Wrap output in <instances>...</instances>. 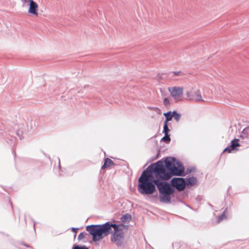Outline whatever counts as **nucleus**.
I'll use <instances>...</instances> for the list:
<instances>
[{
  "instance_id": "11",
  "label": "nucleus",
  "mask_w": 249,
  "mask_h": 249,
  "mask_svg": "<svg viewBox=\"0 0 249 249\" xmlns=\"http://www.w3.org/2000/svg\"><path fill=\"white\" fill-rule=\"evenodd\" d=\"M197 182L196 178L195 177H191L187 179L186 183L187 185H194Z\"/></svg>"
},
{
  "instance_id": "22",
  "label": "nucleus",
  "mask_w": 249,
  "mask_h": 249,
  "mask_svg": "<svg viewBox=\"0 0 249 249\" xmlns=\"http://www.w3.org/2000/svg\"><path fill=\"white\" fill-rule=\"evenodd\" d=\"M172 73L174 74L175 76H178L181 73L180 71H173Z\"/></svg>"
},
{
  "instance_id": "4",
  "label": "nucleus",
  "mask_w": 249,
  "mask_h": 249,
  "mask_svg": "<svg viewBox=\"0 0 249 249\" xmlns=\"http://www.w3.org/2000/svg\"><path fill=\"white\" fill-rule=\"evenodd\" d=\"M111 231L113 234L111 236V241L117 246H121L124 241L123 230L127 229V226L124 224L116 225L112 224Z\"/></svg>"
},
{
  "instance_id": "8",
  "label": "nucleus",
  "mask_w": 249,
  "mask_h": 249,
  "mask_svg": "<svg viewBox=\"0 0 249 249\" xmlns=\"http://www.w3.org/2000/svg\"><path fill=\"white\" fill-rule=\"evenodd\" d=\"M238 139H234L231 142V144L230 146L226 147L224 150V152H228L230 153L234 152L237 150V147L240 146L238 143Z\"/></svg>"
},
{
  "instance_id": "18",
  "label": "nucleus",
  "mask_w": 249,
  "mask_h": 249,
  "mask_svg": "<svg viewBox=\"0 0 249 249\" xmlns=\"http://www.w3.org/2000/svg\"><path fill=\"white\" fill-rule=\"evenodd\" d=\"M33 0H21V1L23 5L25 6L28 5L31 3V1Z\"/></svg>"
},
{
  "instance_id": "3",
  "label": "nucleus",
  "mask_w": 249,
  "mask_h": 249,
  "mask_svg": "<svg viewBox=\"0 0 249 249\" xmlns=\"http://www.w3.org/2000/svg\"><path fill=\"white\" fill-rule=\"evenodd\" d=\"M112 223L107 222L101 225H91L86 227V230L92 236L94 242H97L111 233Z\"/></svg>"
},
{
  "instance_id": "24",
  "label": "nucleus",
  "mask_w": 249,
  "mask_h": 249,
  "mask_svg": "<svg viewBox=\"0 0 249 249\" xmlns=\"http://www.w3.org/2000/svg\"><path fill=\"white\" fill-rule=\"evenodd\" d=\"M18 136H19V132H18Z\"/></svg>"
},
{
  "instance_id": "2",
  "label": "nucleus",
  "mask_w": 249,
  "mask_h": 249,
  "mask_svg": "<svg viewBox=\"0 0 249 249\" xmlns=\"http://www.w3.org/2000/svg\"><path fill=\"white\" fill-rule=\"evenodd\" d=\"M155 180H158V178L155 177V173L151 165L147 169L144 171L139 178L138 189L139 192L142 195H151L156 190Z\"/></svg>"
},
{
  "instance_id": "23",
  "label": "nucleus",
  "mask_w": 249,
  "mask_h": 249,
  "mask_svg": "<svg viewBox=\"0 0 249 249\" xmlns=\"http://www.w3.org/2000/svg\"><path fill=\"white\" fill-rule=\"evenodd\" d=\"M72 230L73 232H76L78 230V228H72Z\"/></svg>"
},
{
  "instance_id": "6",
  "label": "nucleus",
  "mask_w": 249,
  "mask_h": 249,
  "mask_svg": "<svg viewBox=\"0 0 249 249\" xmlns=\"http://www.w3.org/2000/svg\"><path fill=\"white\" fill-rule=\"evenodd\" d=\"M168 90L170 96L175 101L178 102L181 100L183 92V87L178 86L170 87L168 88Z\"/></svg>"
},
{
  "instance_id": "1",
  "label": "nucleus",
  "mask_w": 249,
  "mask_h": 249,
  "mask_svg": "<svg viewBox=\"0 0 249 249\" xmlns=\"http://www.w3.org/2000/svg\"><path fill=\"white\" fill-rule=\"evenodd\" d=\"M164 164L167 170L161 161L151 164V168L155 173V177L158 178V180H155V183L160 194L162 195L160 201L167 203L170 202V196L174 193V189L165 181L170 178L172 175L182 176L184 172V168L180 162L172 157L166 158Z\"/></svg>"
},
{
  "instance_id": "7",
  "label": "nucleus",
  "mask_w": 249,
  "mask_h": 249,
  "mask_svg": "<svg viewBox=\"0 0 249 249\" xmlns=\"http://www.w3.org/2000/svg\"><path fill=\"white\" fill-rule=\"evenodd\" d=\"M172 186L175 187L178 191H181L183 190L186 185L185 179L180 178H175L171 180Z\"/></svg>"
},
{
  "instance_id": "15",
  "label": "nucleus",
  "mask_w": 249,
  "mask_h": 249,
  "mask_svg": "<svg viewBox=\"0 0 249 249\" xmlns=\"http://www.w3.org/2000/svg\"><path fill=\"white\" fill-rule=\"evenodd\" d=\"M170 129L168 127L167 124L164 123L163 133H164V135H168V133Z\"/></svg>"
},
{
  "instance_id": "14",
  "label": "nucleus",
  "mask_w": 249,
  "mask_h": 249,
  "mask_svg": "<svg viewBox=\"0 0 249 249\" xmlns=\"http://www.w3.org/2000/svg\"><path fill=\"white\" fill-rule=\"evenodd\" d=\"M173 118L174 119V120L177 122H178L180 118H181V115L180 114L178 113L177 111H173Z\"/></svg>"
},
{
  "instance_id": "20",
  "label": "nucleus",
  "mask_w": 249,
  "mask_h": 249,
  "mask_svg": "<svg viewBox=\"0 0 249 249\" xmlns=\"http://www.w3.org/2000/svg\"><path fill=\"white\" fill-rule=\"evenodd\" d=\"M72 249H88V248L85 246H80L76 245L73 247Z\"/></svg>"
},
{
  "instance_id": "12",
  "label": "nucleus",
  "mask_w": 249,
  "mask_h": 249,
  "mask_svg": "<svg viewBox=\"0 0 249 249\" xmlns=\"http://www.w3.org/2000/svg\"><path fill=\"white\" fill-rule=\"evenodd\" d=\"M113 163L112 160L108 158L106 159L105 160V162L104 165L102 166V169H105L107 167H109L110 165H112Z\"/></svg>"
},
{
  "instance_id": "9",
  "label": "nucleus",
  "mask_w": 249,
  "mask_h": 249,
  "mask_svg": "<svg viewBox=\"0 0 249 249\" xmlns=\"http://www.w3.org/2000/svg\"><path fill=\"white\" fill-rule=\"evenodd\" d=\"M28 5H29V8L28 10V13L36 17L38 16L37 10L38 5L37 3L33 0L31 1V3Z\"/></svg>"
},
{
  "instance_id": "13",
  "label": "nucleus",
  "mask_w": 249,
  "mask_h": 249,
  "mask_svg": "<svg viewBox=\"0 0 249 249\" xmlns=\"http://www.w3.org/2000/svg\"><path fill=\"white\" fill-rule=\"evenodd\" d=\"M131 219V216L129 214H125L121 217L122 221L124 223H128Z\"/></svg>"
},
{
  "instance_id": "21",
  "label": "nucleus",
  "mask_w": 249,
  "mask_h": 249,
  "mask_svg": "<svg viewBox=\"0 0 249 249\" xmlns=\"http://www.w3.org/2000/svg\"><path fill=\"white\" fill-rule=\"evenodd\" d=\"M84 238V234L83 233H80L78 236V239L79 240L83 239Z\"/></svg>"
},
{
  "instance_id": "10",
  "label": "nucleus",
  "mask_w": 249,
  "mask_h": 249,
  "mask_svg": "<svg viewBox=\"0 0 249 249\" xmlns=\"http://www.w3.org/2000/svg\"><path fill=\"white\" fill-rule=\"evenodd\" d=\"M163 115L165 117L166 120L164 123L167 124L168 122H169L172 120V118H173V113L172 111H168L166 113H163Z\"/></svg>"
},
{
  "instance_id": "5",
  "label": "nucleus",
  "mask_w": 249,
  "mask_h": 249,
  "mask_svg": "<svg viewBox=\"0 0 249 249\" xmlns=\"http://www.w3.org/2000/svg\"><path fill=\"white\" fill-rule=\"evenodd\" d=\"M186 96L189 100L201 102L203 100L199 89L196 86L188 87L186 91Z\"/></svg>"
},
{
  "instance_id": "17",
  "label": "nucleus",
  "mask_w": 249,
  "mask_h": 249,
  "mask_svg": "<svg viewBox=\"0 0 249 249\" xmlns=\"http://www.w3.org/2000/svg\"><path fill=\"white\" fill-rule=\"evenodd\" d=\"M161 140L162 141H163L166 143H168L171 141V139H170V136L169 135H165V136L162 138Z\"/></svg>"
},
{
  "instance_id": "19",
  "label": "nucleus",
  "mask_w": 249,
  "mask_h": 249,
  "mask_svg": "<svg viewBox=\"0 0 249 249\" xmlns=\"http://www.w3.org/2000/svg\"><path fill=\"white\" fill-rule=\"evenodd\" d=\"M163 103V105L165 106H168L170 104V101L167 98H164Z\"/></svg>"
},
{
  "instance_id": "16",
  "label": "nucleus",
  "mask_w": 249,
  "mask_h": 249,
  "mask_svg": "<svg viewBox=\"0 0 249 249\" xmlns=\"http://www.w3.org/2000/svg\"><path fill=\"white\" fill-rule=\"evenodd\" d=\"M226 218H227V217L225 214V212H224V213L220 216H219V217L218 218L217 222L219 223V222L222 221L223 220L226 219Z\"/></svg>"
}]
</instances>
